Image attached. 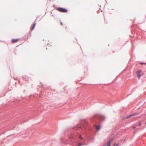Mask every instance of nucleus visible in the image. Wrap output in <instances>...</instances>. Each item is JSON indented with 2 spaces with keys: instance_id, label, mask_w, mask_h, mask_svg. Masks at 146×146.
<instances>
[{
  "instance_id": "obj_1",
  "label": "nucleus",
  "mask_w": 146,
  "mask_h": 146,
  "mask_svg": "<svg viewBox=\"0 0 146 146\" xmlns=\"http://www.w3.org/2000/svg\"><path fill=\"white\" fill-rule=\"evenodd\" d=\"M57 9L59 11L62 12H67V10L66 9L62 8H59Z\"/></svg>"
},
{
  "instance_id": "obj_2",
  "label": "nucleus",
  "mask_w": 146,
  "mask_h": 146,
  "mask_svg": "<svg viewBox=\"0 0 146 146\" xmlns=\"http://www.w3.org/2000/svg\"><path fill=\"white\" fill-rule=\"evenodd\" d=\"M143 75V73L141 71H137V77L139 78L140 77Z\"/></svg>"
},
{
  "instance_id": "obj_3",
  "label": "nucleus",
  "mask_w": 146,
  "mask_h": 146,
  "mask_svg": "<svg viewBox=\"0 0 146 146\" xmlns=\"http://www.w3.org/2000/svg\"><path fill=\"white\" fill-rule=\"evenodd\" d=\"M19 39H13L12 40V42L13 43H15L19 41Z\"/></svg>"
},
{
  "instance_id": "obj_4",
  "label": "nucleus",
  "mask_w": 146,
  "mask_h": 146,
  "mask_svg": "<svg viewBox=\"0 0 146 146\" xmlns=\"http://www.w3.org/2000/svg\"><path fill=\"white\" fill-rule=\"evenodd\" d=\"M99 118H100V119L101 120H103L105 118V117L104 116H102V115H100L99 116Z\"/></svg>"
},
{
  "instance_id": "obj_5",
  "label": "nucleus",
  "mask_w": 146,
  "mask_h": 146,
  "mask_svg": "<svg viewBox=\"0 0 146 146\" xmlns=\"http://www.w3.org/2000/svg\"><path fill=\"white\" fill-rule=\"evenodd\" d=\"M36 23L35 22L33 24V26L32 27V28H31V30H33L35 28V27L36 25Z\"/></svg>"
},
{
  "instance_id": "obj_6",
  "label": "nucleus",
  "mask_w": 146,
  "mask_h": 146,
  "mask_svg": "<svg viewBox=\"0 0 146 146\" xmlns=\"http://www.w3.org/2000/svg\"><path fill=\"white\" fill-rule=\"evenodd\" d=\"M96 129L97 130H98L100 129V126H96Z\"/></svg>"
},
{
  "instance_id": "obj_7",
  "label": "nucleus",
  "mask_w": 146,
  "mask_h": 146,
  "mask_svg": "<svg viewBox=\"0 0 146 146\" xmlns=\"http://www.w3.org/2000/svg\"><path fill=\"white\" fill-rule=\"evenodd\" d=\"M110 141H108V143H107V145L106 146H110Z\"/></svg>"
},
{
  "instance_id": "obj_8",
  "label": "nucleus",
  "mask_w": 146,
  "mask_h": 146,
  "mask_svg": "<svg viewBox=\"0 0 146 146\" xmlns=\"http://www.w3.org/2000/svg\"><path fill=\"white\" fill-rule=\"evenodd\" d=\"M84 144L83 143H79L78 144V146H81L82 145H84Z\"/></svg>"
},
{
  "instance_id": "obj_9",
  "label": "nucleus",
  "mask_w": 146,
  "mask_h": 146,
  "mask_svg": "<svg viewBox=\"0 0 146 146\" xmlns=\"http://www.w3.org/2000/svg\"><path fill=\"white\" fill-rule=\"evenodd\" d=\"M133 115H129L128 116H127L126 118H129V117H131L132 116H133Z\"/></svg>"
},
{
  "instance_id": "obj_10",
  "label": "nucleus",
  "mask_w": 146,
  "mask_h": 146,
  "mask_svg": "<svg viewBox=\"0 0 146 146\" xmlns=\"http://www.w3.org/2000/svg\"><path fill=\"white\" fill-rule=\"evenodd\" d=\"M115 146H118V145L117 144H115L114 145Z\"/></svg>"
},
{
  "instance_id": "obj_11",
  "label": "nucleus",
  "mask_w": 146,
  "mask_h": 146,
  "mask_svg": "<svg viewBox=\"0 0 146 146\" xmlns=\"http://www.w3.org/2000/svg\"><path fill=\"white\" fill-rule=\"evenodd\" d=\"M84 122L85 123H87V122L86 121H85V120L84 121Z\"/></svg>"
},
{
  "instance_id": "obj_12",
  "label": "nucleus",
  "mask_w": 146,
  "mask_h": 146,
  "mask_svg": "<svg viewBox=\"0 0 146 146\" xmlns=\"http://www.w3.org/2000/svg\"><path fill=\"white\" fill-rule=\"evenodd\" d=\"M141 64H143V63H140Z\"/></svg>"
},
{
  "instance_id": "obj_13",
  "label": "nucleus",
  "mask_w": 146,
  "mask_h": 146,
  "mask_svg": "<svg viewBox=\"0 0 146 146\" xmlns=\"http://www.w3.org/2000/svg\"><path fill=\"white\" fill-rule=\"evenodd\" d=\"M139 125H141V123H140Z\"/></svg>"
},
{
  "instance_id": "obj_14",
  "label": "nucleus",
  "mask_w": 146,
  "mask_h": 146,
  "mask_svg": "<svg viewBox=\"0 0 146 146\" xmlns=\"http://www.w3.org/2000/svg\"><path fill=\"white\" fill-rule=\"evenodd\" d=\"M61 25H62V23H61Z\"/></svg>"
}]
</instances>
